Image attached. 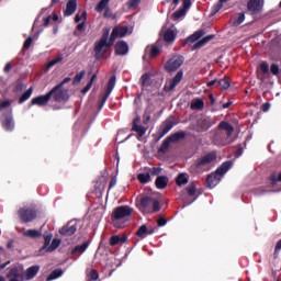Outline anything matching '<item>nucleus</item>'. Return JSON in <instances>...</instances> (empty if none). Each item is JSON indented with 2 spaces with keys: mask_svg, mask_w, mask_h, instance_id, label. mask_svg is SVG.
I'll list each match as a JSON object with an SVG mask.
<instances>
[{
  "mask_svg": "<svg viewBox=\"0 0 281 281\" xmlns=\"http://www.w3.org/2000/svg\"><path fill=\"white\" fill-rule=\"evenodd\" d=\"M216 151H209L207 154L198 158L191 166V170L194 172H207L210 170V165L216 161Z\"/></svg>",
  "mask_w": 281,
  "mask_h": 281,
  "instance_id": "f257e3e1",
  "label": "nucleus"
},
{
  "mask_svg": "<svg viewBox=\"0 0 281 281\" xmlns=\"http://www.w3.org/2000/svg\"><path fill=\"white\" fill-rule=\"evenodd\" d=\"M221 131H225L226 139H229V137H232V135L234 134V125H232L227 121H222L220 122L216 128L211 131V134H214L213 136L214 144H221L222 146H225V140L223 139V132Z\"/></svg>",
  "mask_w": 281,
  "mask_h": 281,
  "instance_id": "f03ea898",
  "label": "nucleus"
},
{
  "mask_svg": "<svg viewBox=\"0 0 281 281\" xmlns=\"http://www.w3.org/2000/svg\"><path fill=\"white\" fill-rule=\"evenodd\" d=\"M131 214H133V207L128 205L115 207L111 216L113 227H116V229H122L124 227V223H121L120 221H123V218H128Z\"/></svg>",
  "mask_w": 281,
  "mask_h": 281,
  "instance_id": "7ed1b4c3",
  "label": "nucleus"
},
{
  "mask_svg": "<svg viewBox=\"0 0 281 281\" xmlns=\"http://www.w3.org/2000/svg\"><path fill=\"white\" fill-rule=\"evenodd\" d=\"M109 29L103 31V34L99 41L94 43V58L95 60H102L104 55L109 49H111V45H109Z\"/></svg>",
  "mask_w": 281,
  "mask_h": 281,
  "instance_id": "20e7f679",
  "label": "nucleus"
},
{
  "mask_svg": "<svg viewBox=\"0 0 281 281\" xmlns=\"http://www.w3.org/2000/svg\"><path fill=\"white\" fill-rule=\"evenodd\" d=\"M232 168V161L223 162L216 170L215 173H211L206 178L207 188H216L221 183V178Z\"/></svg>",
  "mask_w": 281,
  "mask_h": 281,
  "instance_id": "39448f33",
  "label": "nucleus"
},
{
  "mask_svg": "<svg viewBox=\"0 0 281 281\" xmlns=\"http://www.w3.org/2000/svg\"><path fill=\"white\" fill-rule=\"evenodd\" d=\"M214 124H216L214 119L210 116H202L198 119L195 123H191L189 128L195 133H207V131H210Z\"/></svg>",
  "mask_w": 281,
  "mask_h": 281,
  "instance_id": "423d86ee",
  "label": "nucleus"
},
{
  "mask_svg": "<svg viewBox=\"0 0 281 281\" xmlns=\"http://www.w3.org/2000/svg\"><path fill=\"white\" fill-rule=\"evenodd\" d=\"M140 212H144L145 214H155V212H159L161 210V206L159 205V200L150 196H143L140 198Z\"/></svg>",
  "mask_w": 281,
  "mask_h": 281,
  "instance_id": "0eeeda50",
  "label": "nucleus"
},
{
  "mask_svg": "<svg viewBox=\"0 0 281 281\" xmlns=\"http://www.w3.org/2000/svg\"><path fill=\"white\" fill-rule=\"evenodd\" d=\"M38 216V212L36 209L30 206H23L18 210V217L20 218L21 223H32L36 221Z\"/></svg>",
  "mask_w": 281,
  "mask_h": 281,
  "instance_id": "6e6552de",
  "label": "nucleus"
},
{
  "mask_svg": "<svg viewBox=\"0 0 281 281\" xmlns=\"http://www.w3.org/2000/svg\"><path fill=\"white\" fill-rule=\"evenodd\" d=\"M48 95L50 99L53 98L54 102L60 104V102H67V100H69V90L56 85L50 91H48Z\"/></svg>",
  "mask_w": 281,
  "mask_h": 281,
  "instance_id": "1a4fd4ad",
  "label": "nucleus"
},
{
  "mask_svg": "<svg viewBox=\"0 0 281 281\" xmlns=\"http://www.w3.org/2000/svg\"><path fill=\"white\" fill-rule=\"evenodd\" d=\"M186 58L181 55L171 57L166 64L165 69L169 74H172L173 71H177V69L181 68V65H183Z\"/></svg>",
  "mask_w": 281,
  "mask_h": 281,
  "instance_id": "9d476101",
  "label": "nucleus"
},
{
  "mask_svg": "<svg viewBox=\"0 0 281 281\" xmlns=\"http://www.w3.org/2000/svg\"><path fill=\"white\" fill-rule=\"evenodd\" d=\"M265 8V0H249L247 2V10L250 14H260Z\"/></svg>",
  "mask_w": 281,
  "mask_h": 281,
  "instance_id": "9b49d317",
  "label": "nucleus"
},
{
  "mask_svg": "<svg viewBox=\"0 0 281 281\" xmlns=\"http://www.w3.org/2000/svg\"><path fill=\"white\" fill-rule=\"evenodd\" d=\"M1 123L4 131L12 132L14 131V121L12 119V109H10L7 113L2 114Z\"/></svg>",
  "mask_w": 281,
  "mask_h": 281,
  "instance_id": "f8f14e48",
  "label": "nucleus"
},
{
  "mask_svg": "<svg viewBox=\"0 0 281 281\" xmlns=\"http://www.w3.org/2000/svg\"><path fill=\"white\" fill-rule=\"evenodd\" d=\"M181 80H183V70H179L175 78L165 83V91L168 93L175 90V88L177 87V85H179V82H181Z\"/></svg>",
  "mask_w": 281,
  "mask_h": 281,
  "instance_id": "ddd939ff",
  "label": "nucleus"
},
{
  "mask_svg": "<svg viewBox=\"0 0 281 281\" xmlns=\"http://www.w3.org/2000/svg\"><path fill=\"white\" fill-rule=\"evenodd\" d=\"M78 232V224H74V222H68L67 225L59 229L60 236H74Z\"/></svg>",
  "mask_w": 281,
  "mask_h": 281,
  "instance_id": "4468645a",
  "label": "nucleus"
},
{
  "mask_svg": "<svg viewBox=\"0 0 281 281\" xmlns=\"http://www.w3.org/2000/svg\"><path fill=\"white\" fill-rule=\"evenodd\" d=\"M49 100H52V98L49 97V92H47L44 95L33 98L31 100V104L36 106H47V104H49Z\"/></svg>",
  "mask_w": 281,
  "mask_h": 281,
  "instance_id": "2eb2a0df",
  "label": "nucleus"
},
{
  "mask_svg": "<svg viewBox=\"0 0 281 281\" xmlns=\"http://www.w3.org/2000/svg\"><path fill=\"white\" fill-rule=\"evenodd\" d=\"M140 117L137 116L133 120L132 131L137 133L138 137H144L146 135L147 128L144 125H139Z\"/></svg>",
  "mask_w": 281,
  "mask_h": 281,
  "instance_id": "dca6fc26",
  "label": "nucleus"
},
{
  "mask_svg": "<svg viewBox=\"0 0 281 281\" xmlns=\"http://www.w3.org/2000/svg\"><path fill=\"white\" fill-rule=\"evenodd\" d=\"M114 54L116 56H126L128 54V43L124 41L116 42Z\"/></svg>",
  "mask_w": 281,
  "mask_h": 281,
  "instance_id": "f3484780",
  "label": "nucleus"
},
{
  "mask_svg": "<svg viewBox=\"0 0 281 281\" xmlns=\"http://www.w3.org/2000/svg\"><path fill=\"white\" fill-rule=\"evenodd\" d=\"M216 35L211 34V35H206L202 40L198 41L195 44L192 45L191 52H196V49H201V47H205V45H207V43H210V41H213V38Z\"/></svg>",
  "mask_w": 281,
  "mask_h": 281,
  "instance_id": "a211bd4d",
  "label": "nucleus"
},
{
  "mask_svg": "<svg viewBox=\"0 0 281 281\" xmlns=\"http://www.w3.org/2000/svg\"><path fill=\"white\" fill-rule=\"evenodd\" d=\"M204 35H205V30L200 29L195 31L192 35L187 37L184 43L186 45H192V43H196V41H199L200 38H203Z\"/></svg>",
  "mask_w": 281,
  "mask_h": 281,
  "instance_id": "6ab92c4d",
  "label": "nucleus"
},
{
  "mask_svg": "<svg viewBox=\"0 0 281 281\" xmlns=\"http://www.w3.org/2000/svg\"><path fill=\"white\" fill-rule=\"evenodd\" d=\"M38 271H41V266L38 265L27 268L24 272V280H34V277L38 276Z\"/></svg>",
  "mask_w": 281,
  "mask_h": 281,
  "instance_id": "aec40b11",
  "label": "nucleus"
},
{
  "mask_svg": "<svg viewBox=\"0 0 281 281\" xmlns=\"http://www.w3.org/2000/svg\"><path fill=\"white\" fill-rule=\"evenodd\" d=\"M169 182L170 179H168L167 176H158L155 180V186L157 190H166V188H168Z\"/></svg>",
  "mask_w": 281,
  "mask_h": 281,
  "instance_id": "412c9836",
  "label": "nucleus"
},
{
  "mask_svg": "<svg viewBox=\"0 0 281 281\" xmlns=\"http://www.w3.org/2000/svg\"><path fill=\"white\" fill-rule=\"evenodd\" d=\"M78 9V2L76 0H69L64 11V16H71Z\"/></svg>",
  "mask_w": 281,
  "mask_h": 281,
  "instance_id": "4be33fe9",
  "label": "nucleus"
},
{
  "mask_svg": "<svg viewBox=\"0 0 281 281\" xmlns=\"http://www.w3.org/2000/svg\"><path fill=\"white\" fill-rule=\"evenodd\" d=\"M173 127H175V122L166 121L164 128H161L158 132V139H161V137H164L165 135H168V133H170V131H172Z\"/></svg>",
  "mask_w": 281,
  "mask_h": 281,
  "instance_id": "5701e85b",
  "label": "nucleus"
},
{
  "mask_svg": "<svg viewBox=\"0 0 281 281\" xmlns=\"http://www.w3.org/2000/svg\"><path fill=\"white\" fill-rule=\"evenodd\" d=\"M162 40L165 43H172L177 40V32H175L172 29H167L162 35Z\"/></svg>",
  "mask_w": 281,
  "mask_h": 281,
  "instance_id": "b1692460",
  "label": "nucleus"
},
{
  "mask_svg": "<svg viewBox=\"0 0 281 281\" xmlns=\"http://www.w3.org/2000/svg\"><path fill=\"white\" fill-rule=\"evenodd\" d=\"M91 245V241H85L81 245H77L72 250L71 255L76 256V254H85L86 249H89V246Z\"/></svg>",
  "mask_w": 281,
  "mask_h": 281,
  "instance_id": "393cba45",
  "label": "nucleus"
},
{
  "mask_svg": "<svg viewBox=\"0 0 281 281\" xmlns=\"http://www.w3.org/2000/svg\"><path fill=\"white\" fill-rule=\"evenodd\" d=\"M126 240H128V237L126 235H114L110 238V245L111 247H115V245H120V243H126Z\"/></svg>",
  "mask_w": 281,
  "mask_h": 281,
  "instance_id": "a878e982",
  "label": "nucleus"
},
{
  "mask_svg": "<svg viewBox=\"0 0 281 281\" xmlns=\"http://www.w3.org/2000/svg\"><path fill=\"white\" fill-rule=\"evenodd\" d=\"M217 87H220L222 91H227V89L232 87V80L229 77H224L217 81Z\"/></svg>",
  "mask_w": 281,
  "mask_h": 281,
  "instance_id": "bb28decb",
  "label": "nucleus"
},
{
  "mask_svg": "<svg viewBox=\"0 0 281 281\" xmlns=\"http://www.w3.org/2000/svg\"><path fill=\"white\" fill-rule=\"evenodd\" d=\"M168 137L171 140V144H176V142H181V139H186V132L179 131V132L171 134Z\"/></svg>",
  "mask_w": 281,
  "mask_h": 281,
  "instance_id": "cd10ccee",
  "label": "nucleus"
},
{
  "mask_svg": "<svg viewBox=\"0 0 281 281\" xmlns=\"http://www.w3.org/2000/svg\"><path fill=\"white\" fill-rule=\"evenodd\" d=\"M204 108L205 102H203V99H196L191 103L192 111H203Z\"/></svg>",
  "mask_w": 281,
  "mask_h": 281,
  "instance_id": "c85d7f7f",
  "label": "nucleus"
},
{
  "mask_svg": "<svg viewBox=\"0 0 281 281\" xmlns=\"http://www.w3.org/2000/svg\"><path fill=\"white\" fill-rule=\"evenodd\" d=\"M259 69L262 75H258L259 80H265V76L269 74V64L267 61H261L259 65Z\"/></svg>",
  "mask_w": 281,
  "mask_h": 281,
  "instance_id": "c756f323",
  "label": "nucleus"
},
{
  "mask_svg": "<svg viewBox=\"0 0 281 281\" xmlns=\"http://www.w3.org/2000/svg\"><path fill=\"white\" fill-rule=\"evenodd\" d=\"M23 236H25L26 238H41L43 236V233L36 229H27L26 232H24Z\"/></svg>",
  "mask_w": 281,
  "mask_h": 281,
  "instance_id": "7c9ffc66",
  "label": "nucleus"
},
{
  "mask_svg": "<svg viewBox=\"0 0 281 281\" xmlns=\"http://www.w3.org/2000/svg\"><path fill=\"white\" fill-rule=\"evenodd\" d=\"M110 2L111 0H100L99 3L95 5L94 11L99 13L104 12V10L109 8Z\"/></svg>",
  "mask_w": 281,
  "mask_h": 281,
  "instance_id": "2f4dec72",
  "label": "nucleus"
},
{
  "mask_svg": "<svg viewBox=\"0 0 281 281\" xmlns=\"http://www.w3.org/2000/svg\"><path fill=\"white\" fill-rule=\"evenodd\" d=\"M34 89L29 88L19 99V104H23V102H27V100H30V98H32V93H33Z\"/></svg>",
  "mask_w": 281,
  "mask_h": 281,
  "instance_id": "473e14b6",
  "label": "nucleus"
},
{
  "mask_svg": "<svg viewBox=\"0 0 281 281\" xmlns=\"http://www.w3.org/2000/svg\"><path fill=\"white\" fill-rule=\"evenodd\" d=\"M137 179L139 181V183H150V173L149 171L145 172V173H138Z\"/></svg>",
  "mask_w": 281,
  "mask_h": 281,
  "instance_id": "72a5a7b5",
  "label": "nucleus"
},
{
  "mask_svg": "<svg viewBox=\"0 0 281 281\" xmlns=\"http://www.w3.org/2000/svg\"><path fill=\"white\" fill-rule=\"evenodd\" d=\"M58 247H60V239L54 238L52 240V244L47 246L46 251H49V252L56 251V249H58Z\"/></svg>",
  "mask_w": 281,
  "mask_h": 281,
  "instance_id": "f704fd0d",
  "label": "nucleus"
},
{
  "mask_svg": "<svg viewBox=\"0 0 281 281\" xmlns=\"http://www.w3.org/2000/svg\"><path fill=\"white\" fill-rule=\"evenodd\" d=\"M147 234H148V227L145 224H143L140 227H138V229L136 232V236L138 238H146Z\"/></svg>",
  "mask_w": 281,
  "mask_h": 281,
  "instance_id": "c9c22d12",
  "label": "nucleus"
},
{
  "mask_svg": "<svg viewBox=\"0 0 281 281\" xmlns=\"http://www.w3.org/2000/svg\"><path fill=\"white\" fill-rule=\"evenodd\" d=\"M115 80H116L115 75H113V76L109 79L105 93H109V94L112 93L113 89H115Z\"/></svg>",
  "mask_w": 281,
  "mask_h": 281,
  "instance_id": "e433bc0d",
  "label": "nucleus"
},
{
  "mask_svg": "<svg viewBox=\"0 0 281 281\" xmlns=\"http://www.w3.org/2000/svg\"><path fill=\"white\" fill-rule=\"evenodd\" d=\"M117 36H120V34H119L117 26H116L112 30L110 40L108 41V44L110 45V47H113V43H115V41L117 40Z\"/></svg>",
  "mask_w": 281,
  "mask_h": 281,
  "instance_id": "4c0bfd02",
  "label": "nucleus"
},
{
  "mask_svg": "<svg viewBox=\"0 0 281 281\" xmlns=\"http://www.w3.org/2000/svg\"><path fill=\"white\" fill-rule=\"evenodd\" d=\"M140 83H142V87H150V85H151V82H150V74L145 72L144 75H142Z\"/></svg>",
  "mask_w": 281,
  "mask_h": 281,
  "instance_id": "58836bf2",
  "label": "nucleus"
},
{
  "mask_svg": "<svg viewBox=\"0 0 281 281\" xmlns=\"http://www.w3.org/2000/svg\"><path fill=\"white\" fill-rule=\"evenodd\" d=\"M170 144H172V140L167 137L160 145L159 153H167V150L170 148Z\"/></svg>",
  "mask_w": 281,
  "mask_h": 281,
  "instance_id": "ea45409f",
  "label": "nucleus"
},
{
  "mask_svg": "<svg viewBox=\"0 0 281 281\" xmlns=\"http://www.w3.org/2000/svg\"><path fill=\"white\" fill-rule=\"evenodd\" d=\"M109 92H104L100 98H99V111H102L104 108V104H106V100H109Z\"/></svg>",
  "mask_w": 281,
  "mask_h": 281,
  "instance_id": "a19ab883",
  "label": "nucleus"
},
{
  "mask_svg": "<svg viewBox=\"0 0 281 281\" xmlns=\"http://www.w3.org/2000/svg\"><path fill=\"white\" fill-rule=\"evenodd\" d=\"M162 170L164 169L161 167L148 168L149 177H159V175H161Z\"/></svg>",
  "mask_w": 281,
  "mask_h": 281,
  "instance_id": "79ce46f5",
  "label": "nucleus"
},
{
  "mask_svg": "<svg viewBox=\"0 0 281 281\" xmlns=\"http://www.w3.org/2000/svg\"><path fill=\"white\" fill-rule=\"evenodd\" d=\"M176 183H177V186L188 184V177H186L184 173L178 175V177L176 178Z\"/></svg>",
  "mask_w": 281,
  "mask_h": 281,
  "instance_id": "37998d69",
  "label": "nucleus"
},
{
  "mask_svg": "<svg viewBox=\"0 0 281 281\" xmlns=\"http://www.w3.org/2000/svg\"><path fill=\"white\" fill-rule=\"evenodd\" d=\"M52 238H54V235L52 234L44 235V245L40 251H44V249L46 250L47 246L52 243Z\"/></svg>",
  "mask_w": 281,
  "mask_h": 281,
  "instance_id": "c03bdc74",
  "label": "nucleus"
},
{
  "mask_svg": "<svg viewBox=\"0 0 281 281\" xmlns=\"http://www.w3.org/2000/svg\"><path fill=\"white\" fill-rule=\"evenodd\" d=\"M81 21H83V23L87 21V11L78 12L75 15V23H80Z\"/></svg>",
  "mask_w": 281,
  "mask_h": 281,
  "instance_id": "a18cd8bd",
  "label": "nucleus"
},
{
  "mask_svg": "<svg viewBox=\"0 0 281 281\" xmlns=\"http://www.w3.org/2000/svg\"><path fill=\"white\" fill-rule=\"evenodd\" d=\"M63 276V269H56L54 270L47 278V280H56Z\"/></svg>",
  "mask_w": 281,
  "mask_h": 281,
  "instance_id": "49530a36",
  "label": "nucleus"
},
{
  "mask_svg": "<svg viewBox=\"0 0 281 281\" xmlns=\"http://www.w3.org/2000/svg\"><path fill=\"white\" fill-rule=\"evenodd\" d=\"M188 11L186 9H179L178 11L173 12L172 16L175 21H179V19L186 16Z\"/></svg>",
  "mask_w": 281,
  "mask_h": 281,
  "instance_id": "de8ad7c7",
  "label": "nucleus"
},
{
  "mask_svg": "<svg viewBox=\"0 0 281 281\" xmlns=\"http://www.w3.org/2000/svg\"><path fill=\"white\" fill-rule=\"evenodd\" d=\"M85 74H87V71L81 70L80 72H78L72 80V85H78L79 82H81L82 78H85Z\"/></svg>",
  "mask_w": 281,
  "mask_h": 281,
  "instance_id": "09e8293b",
  "label": "nucleus"
},
{
  "mask_svg": "<svg viewBox=\"0 0 281 281\" xmlns=\"http://www.w3.org/2000/svg\"><path fill=\"white\" fill-rule=\"evenodd\" d=\"M8 278H13L19 280V278H21V274H19V268H11L8 273Z\"/></svg>",
  "mask_w": 281,
  "mask_h": 281,
  "instance_id": "8fccbe9b",
  "label": "nucleus"
},
{
  "mask_svg": "<svg viewBox=\"0 0 281 281\" xmlns=\"http://www.w3.org/2000/svg\"><path fill=\"white\" fill-rule=\"evenodd\" d=\"M245 22V13H238L237 18H235L233 25L238 26Z\"/></svg>",
  "mask_w": 281,
  "mask_h": 281,
  "instance_id": "3c124183",
  "label": "nucleus"
},
{
  "mask_svg": "<svg viewBox=\"0 0 281 281\" xmlns=\"http://www.w3.org/2000/svg\"><path fill=\"white\" fill-rule=\"evenodd\" d=\"M58 63H63V55H59L55 59L48 61L47 69H52V67H54L55 65H58Z\"/></svg>",
  "mask_w": 281,
  "mask_h": 281,
  "instance_id": "603ef678",
  "label": "nucleus"
},
{
  "mask_svg": "<svg viewBox=\"0 0 281 281\" xmlns=\"http://www.w3.org/2000/svg\"><path fill=\"white\" fill-rule=\"evenodd\" d=\"M270 72L272 76H278L280 78V66H278V64H272L270 66Z\"/></svg>",
  "mask_w": 281,
  "mask_h": 281,
  "instance_id": "864d4df0",
  "label": "nucleus"
},
{
  "mask_svg": "<svg viewBox=\"0 0 281 281\" xmlns=\"http://www.w3.org/2000/svg\"><path fill=\"white\" fill-rule=\"evenodd\" d=\"M98 278H100V273H98V270L92 269L89 273H88V279L90 281H95L98 280Z\"/></svg>",
  "mask_w": 281,
  "mask_h": 281,
  "instance_id": "5fc2aeb1",
  "label": "nucleus"
},
{
  "mask_svg": "<svg viewBox=\"0 0 281 281\" xmlns=\"http://www.w3.org/2000/svg\"><path fill=\"white\" fill-rule=\"evenodd\" d=\"M280 251H281V239H279V240L277 241V245H276V247H274V252H273V258H274V259H278V258H279Z\"/></svg>",
  "mask_w": 281,
  "mask_h": 281,
  "instance_id": "6e6d98bb",
  "label": "nucleus"
},
{
  "mask_svg": "<svg viewBox=\"0 0 281 281\" xmlns=\"http://www.w3.org/2000/svg\"><path fill=\"white\" fill-rule=\"evenodd\" d=\"M186 191H187V194H189V196L196 195V187L194 184L187 187Z\"/></svg>",
  "mask_w": 281,
  "mask_h": 281,
  "instance_id": "4d7b16f0",
  "label": "nucleus"
},
{
  "mask_svg": "<svg viewBox=\"0 0 281 281\" xmlns=\"http://www.w3.org/2000/svg\"><path fill=\"white\" fill-rule=\"evenodd\" d=\"M117 32H119V36L121 38H124V36H126L128 34V26L117 27Z\"/></svg>",
  "mask_w": 281,
  "mask_h": 281,
  "instance_id": "13d9d810",
  "label": "nucleus"
},
{
  "mask_svg": "<svg viewBox=\"0 0 281 281\" xmlns=\"http://www.w3.org/2000/svg\"><path fill=\"white\" fill-rule=\"evenodd\" d=\"M160 52L161 50L159 49V47L153 46L150 49V53H149L150 58H157V56H159Z\"/></svg>",
  "mask_w": 281,
  "mask_h": 281,
  "instance_id": "bf43d9fd",
  "label": "nucleus"
},
{
  "mask_svg": "<svg viewBox=\"0 0 281 281\" xmlns=\"http://www.w3.org/2000/svg\"><path fill=\"white\" fill-rule=\"evenodd\" d=\"M32 43H34V37L29 36L23 44V49H30V47H32Z\"/></svg>",
  "mask_w": 281,
  "mask_h": 281,
  "instance_id": "052dcab7",
  "label": "nucleus"
},
{
  "mask_svg": "<svg viewBox=\"0 0 281 281\" xmlns=\"http://www.w3.org/2000/svg\"><path fill=\"white\" fill-rule=\"evenodd\" d=\"M95 78H98V75H92L90 82L87 83V86L83 88V91H89V89H91V87H93V81L95 80Z\"/></svg>",
  "mask_w": 281,
  "mask_h": 281,
  "instance_id": "680f3d73",
  "label": "nucleus"
},
{
  "mask_svg": "<svg viewBox=\"0 0 281 281\" xmlns=\"http://www.w3.org/2000/svg\"><path fill=\"white\" fill-rule=\"evenodd\" d=\"M270 181L273 186H276V183H278V181H281V172L279 173V177L276 173H272L270 176Z\"/></svg>",
  "mask_w": 281,
  "mask_h": 281,
  "instance_id": "e2e57ef3",
  "label": "nucleus"
},
{
  "mask_svg": "<svg viewBox=\"0 0 281 281\" xmlns=\"http://www.w3.org/2000/svg\"><path fill=\"white\" fill-rule=\"evenodd\" d=\"M222 9H223V3H221L218 0V2L215 5H213L212 14H216V12L221 11Z\"/></svg>",
  "mask_w": 281,
  "mask_h": 281,
  "instance_id": "0e129e2a",
  "label": "nucleus"
},
{
  "mask_svg": "<svg viewBox=\"0 0 281 281\" xmlns=\"http://www.w3.org/2000/svg\"><path fill=\"white\" fill-rule=\"evenodd\" d=\"M140 2L142 0H130L128 2L130 10H133V8H137V5H139Z\"/></svg>",
  "mask_w": 281,
  "mask_h": 281,
  "instance_id": "69168bd1",
  "label": "nucleus"
},
{
  "mask_svg": "<svg viewBox=\"0 0 281 281\" xmlns=\"http://www.w3.org/2000/svg\"><path fill=\"white\" fill-rule=\"evenodd\" d=\"M168 223V220H166V217L164 216H160L158 220H157V225L158 227H164L165 225H167Z\"/></svg>",
  "mask_w": 281,
  "mask_h": 281,
  "instance_id": "338daca9",
  "label": "nucleus"
},
{
  "mask_svg": "<svg viewBox=\"0 0 281 281\" xmlns=\"http://www.w3.org/2000/svg\"><path fill=\"white\" fill-rule=\"evenodd\" d=\"M12 101L5 100V101H0V111L2 109H8V106H11Z\"/></svg>",
  "mask_w": 281,
  "mask_h": 281,
  "instance_id": "774afa93",
  "label": "nucleus"
}]
</instances>
